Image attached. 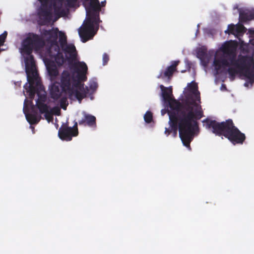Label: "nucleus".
Instances as JSON below:
<instances>
[{
  "instance_id": "obj_10",
  "label": "nucleus",
  "mask_w": 254,
  "mask_h": 254,
  "mask_svg": "<svg viewBox=\"0 0 254 254\" xmlns=\"http://www.w3.org/2000/svg\"><path fill=\"white\" fill-rule=\"evenodd\" d=\"M74 75L67 70H64L61 75L60 87L64 93H68L70 95L73 93V81Z\"/></svg>"
},
{
  "instance_id": "obj_26",
  "label": "nucleus",
  "mask_w": 254,
  "mask_h": 254,
  "mask_svg": "<svg viewBox=\"0 0 254 254\" xmlns=\"http://www.w3.org/2000/svg\"><path fill=\"white\" fill-rule=\"evenodd\" d=\"M59 43L61 48L67 45V39L65 34L62 31H59Z\"/></svg>"
},
{
  "instance_id": "obj_39",
  "label": "nucleus",
  "mask_w": 254,
  "mask_h": 254,
  "mask_svg": "<svg viewBox=\"0 0 254 254\" xmlns=\"http://www.w3.org/2000/svg\"><path fill=\"white\" fill-rule=\"evenodd\" d=\"M199 54L201 56H203L205 54V52L203 51H200L199 52Z\"/></svg>"
},
{
  "instance_id": "obj_12",
  "label": "nucleus",
  "mask_w": 254,
  "mask_h": 254,
  "mask_svg": "<svg viewBox=\"0 0 254 254\" xmlns=\"http://www.w3.org/2000/svg\"><path fill=\"white\" fill-rule=\"evenodd\" d=\"M180 63L179 61H175L172 62L171 65L168 66L164 71H161L157 76V78L165 79L169 82L174 73L177 71V66Z\"/></svg>"
},
{
  "instance_id": "obj_18",
  "label": "nucleus",
  "mask_w": 254,
  "mask_h": 254,
  "mask_svg": "<svg viewBox=\"0 0 254 254\" xmlns=\"http://www.w3.org/2000/svg\"><path fill=\"white\" fill-rule=\"evenodd\" d=\"M254 18V10H239V21L246 22Z\"/></svg>"
},
{
  "instance_id": "obj_38",
  "label": "nucleus",
  "mask_w": 254,
  "mask_h": 254,
  "mask_svg": "<svg viewBox=\"0 0 254 254\" xmlns=\"http://www.w3.org/2000/svg\"><path fill=\"white\" fill-rule=\"evenodd\" d=\"M166 112H167V110H164V109L162 110H161V114H162V115H164L166 113Z\"/></svg>"
},
{
  "instance_id": "obj_24",
  "label": "nucleus",
  "mask_w": 254,
  "mask_h": 254,
  "mask_svg": "<svg viewBox=\"0 0 254 254\" xmlns=\"http://www.w3.org/2000/svg\"><path fill=\"white\" fill-rule=\"evenodd\" d=\"M188 86L189 87L190 91L193 94L195 97L196 100L200 101V92L198 90V86L197 83L194 81H192L188 85Z\"/></svg>"
},
{
  "instance_id": "obj_15",
  "label": "nucleus",
  "mask_w": 254,
  "mask_h": 254,
  "mask_svg": "<svg viewBox=\"0 0 254 254\" xmlns=\"http://www.w3.org/2000/svg\"><path fill=\"white\" fill-rule=\"evenodd\" d=\"M80 126H88L95 128L97 127L96 117L92 115L85 114L84 117L78 121Z\"/></svg>"
},
{
  "instance_id": "obj_35",
  "label": "nucleus",
  "mask_w": 254,
  "mask_h": 254,
  "mask_svg": "<svg viewBox=\"0 0 254 254\" xmlns=\"http://www.w3.org/2000/svg\"><path fill=\"white\" fill-rule=\"evenodd\" d=\"M54 9L55 11H60L62 9V4L61 3L60 5H54Z\"/></svg>"
},
{
  "instance_id": "obj_30",
  "label": "nucleus",
  "mask_w": 254,
  "mask_h": 254,
  "mask_svg": "<svg viewBox=\"0 0 254 254\" xmlns=\"http://www.w3.org/2000/svg\"><path fill=\"white\" fill-rule=\"evenodd\" d=\"M236 26L235 25L231 24L228 25L227 30L230 33L235 35L236 34Z\"/></svg>"
},
{
  "instance_id": "obj_21",
  "label": "nucleus",
  "mask_w": 254,
  "mask_h": 254,
  "mask_svg": "<svg viewBox=\"0 0 254 254\" xmlns=\"http://www.w3.org/2000/svg\"><path fill=\"white\" fill-rule=\"evenodd\" d=\"M89 89L88 87L86 86L85 89L83 90H78L77 89H74L73 88V93L78 101V102L80 103L83 99L86 97L87 95L88 94Z\"/></svg>"
},
{
  "instance_id": "obj_13",
  "label": "nucleus",
  "mask_w": 254,
  "mask_h": 254,
  "mask_svg": "<svg viewBox=\"0 0 254 254\" xmlns=\"http://www.w3.org/2000/svg\"><path fill=\"white\" fill-rule=\"evenodd\" d=\"M61 49L64 53L66 60L69 64L76 61L77 52L73 44H67L66 46H63Z\"/></svg>"
},
{
  "instance_id": "obj_9",
  "label": "nucleus",
  "mask_w": 254,
  "mask_h": 254,
  "mask_svg": "<svg viewBox=\"0 0 254 254\" xmlns=\"http://www.w3.org/2000/svg\"><path fill=\"white\" fill-rule=\"evenodd\" d=\"M77 126L76 122H75L72 127H68V123L63 124L58 131L59 138L67 141L71 140L73 137L77 136L78 134Z\"/></svg>"
},
{
  "instance_id": "obj_14",
  "label": "nucleus",
  "mask_w": 254,
  "mask_h": 254,
  "mask_svg": "<svg viewBox=\"0 0 254 254\" xmlns=\"http://www.w3.org/2000/svg\"><path fill=\"white\" fill-rule=\"evenodd\" d=\"M59 32L58 28H53L50 30H46L44 32V35L47 37V41L51 44L52 47H56L58 50H59V46L57 41Z\"/></svg>"
},
{
  "instance_id": "obj_25",
  "label": "nucleus",
  "mask_w": 254,
  "mask_h": 254,
  "mask_svg": "<svg viewBox=\"0 0 254 254\" xmlns=\"http://www.w3.org/2000/svg\"><path fill=\"white\" fill-rule=\"evenodd\" d=\"M55 48V51L57 52L55 57V61L58 65H62L65 63L66 58H64L63 53L60 51V49L58 50L56 47Z\"/></svg>"
},
{
  "instance_id": "obj_5",
  "label": "nucleus",
  "mask_w": 254,
  "mask_h": 254,
  "mask_svg": "<svg viewBox=\"0 0 254 254\" xmlns=\"http://www.w3.org/2000/svg\"><path fill=\"white\" fill-rule=\"evenodd\" d=\"M86 18L83 26L79 30V35L82 42L92 39L99 29L101 21L99 14L100 10L86 9Z\"/></svg>"
},
{
  "instance_id": "obj_37",
  "label": "nucleus",
  "mask_w": 254,
  "mask_h": 254,
  "mask_svg": "<svg viewBox=\"0 0 254 254\" xmlns=\"http://www.w3.org/2000/svg\"><path fill=\"white\" fill-rule=\"evenodd\" d=\"M106 0L102 1L101 2V3L99 2L100 8H101V7L105 6V5H106Z\"/></svg>"
},
{
  "instance_id": "obj_32",
  "label": "nucleus",
  "mask_w": 254,
  "mask_h": 254,
  "mask_svg": "<svg viewBox=\"0 0 254 254\" xmlns=\"http://www.w3.org/2000/svg\"><path fill=\"white\" fill-rule=\"evenodd\" d=\"M44 114H45V117L46 120H47L49 122L51 119H52V112H51L50 110V109L48 110L46 112H44Z\"/></svg>"
},
{
  "instance_id": "obj_23",
  "label": "nucleus",
  "mask_w": 254,
  "mask_h": 254,
  "mask_svg": "<svg viewBox=\"0 0 254 254\" xmlns=\"http://www.w3.org/2000/svg\"><path fill=\"white\" fill-rule=\"evenodd\" d=\"M47 68L51 80H55L59 74V71L56 65L54 64H52L48 65Z\"/></svg>"
},
{
  "instance_id": "obj_3",
  "label": "nucleus",
  "mask_w": 254,
  "mask_h": 254,
  "mask_svg": "<svg viewBox=\"0 0 254 254\" xmlns=\"http://www.w3.org/2000/svg\"><path fill=\"white\" fill-rule=\"evenodd\" d=\"M202 123L207 129H211L216 135L224 136L234 145L242 144L246 139L245 134L235 126L231 119L218 122L206 118L202 121Z\"/></svg>"
},
{
  "instance_id": "obj_1",
  "label": "nucleus",
  "mask_w": 254,
  "mask_h": 254,
  "mask_svg": "<svg viewBox=\"0 0 254 254\" xmlns=\"http://www.w3.org/2000/svg\"><path fill=\"white\" fill-rule=\"evenodd\" d=\"M168 103L171 110H167L170 128H166L165 133L168 136L173 132L175 136L178 129L179 136L184 146L190 149V143L193 139L196 130L198 129L197 121L203 117L201 106L192 100L183 105L174 98Z\"/></svg>"
},
{
  "instance_id": "obj_22",
  "label": "nucleus",
  "mask_w": 254,
  "mask_h": 254,
  "mask_svg": "<svg viewBox=\"0 0 254 254\" xmlns=\"http://www.w3.org/2000/svg\"><path fill=\"white\" fill-rule=\"evenodd\" d=\"M27 102V99H25L24 103V112L25 114V116L28 122L31 125H35L39 123V120L37 118L35 114H26L25 112V108L27 106L26 102Z\"/></svg>"
},
{
  "instance_id": "obj_19",
  "label": "nucleus",
  "mask_w": 254,
  "mask_h": 254,
  "mask_svg": "<svg viewBox=\"0 0 254 254\" xmlns=\"http://www.w3.org/2000/svg\"><path fill=\"white\" fill-rule=\"evenodd\" d=\"M83 5L85 9L100 10L99 0H84Z\"/></svg>"
},
{
  "instance_id": "obj_36",
  "label": "nucleus",
  "mask_w": 254,
  "mask_h": 254,
  "mask_svg": "<svg viewBox=\"0 0 254 254\" xmlns=\"http://www.w3.org/2000/svg\"><path fill=\"white\" fill-rule=\"evenodd\" d=\"M90 87L94 90L97 87V84L95 82H94L93 84H91Z\"/></svg>"
},
{
  "instance_id": "obj_28",
  "label": "nucleus",
  "mask_w": 254,
  "mask_h": 254,
  "mask_svg": "<svg viewBox=\"0 0 254 254\" xmlns=\"http://www.w3.org/2000/svg\"><path fill=\"white\" fill-rule=\"evenodd\" d=\"M78 0H66L65 5L69 8H73L76 4Z\"/></svg>"
},
{
  "instance_id": "obj_27",
  "label": "nucleus",
  "mask_w": 254,
  "mask_h": 254,
  "mask_svg": "<svg viewBox=\"0 0 254 254\" xmlns=\"http://www.w3.org/2000/svg\"><path fill=\"white\" fill-rule=\"evenodd\" d=\"M144 119L146 123H150L153 120L152 113L150 111H147L144 116Z\"/></svg>"
},
{
  "instance_id": "obj_31",
  "label": "nucleus",
  "mask_w": 254,
  "mask_h": 254,
  "mask_svg": "<svg viewBox=\"0 0 254 254\" xmlns=\"http://www.w3.org/2000/svg\"><path fill=\"white\" fill-rule=\"evenodd\" d=\"M245 27L243 25L240 24L236 26V34L245 32Z\"/></svg>"
},
{
  "instance_id": "obj_34",
  "label": "nucleus",
  "mask_w": 254,
  "mask_h": 254,
  "mask_svg": "<svg viewBox=\"0 0 254 254\" xmlns=\"http://www.w3.org/2000/svg\"><path fill=\"white\" fill-rule=\"evenodd\" d=\"M109 60V57L107 54L104 53L103 55V65H106Z\"/></svg>"
},
{
  "instance_id": "obj_16",
  "label": "nucleus",
  "mask_w": 254,
  "mask_h": 254,
  "mask_svg": "<svg viewBox=\"0 0 254 254\" xmlns=\"http://www.w3.org/2000/svg\"><path fill=\"white\" fill-rule=\"evenodd\" d=\"M213 65L216 71L220 70L222 67H233L231 62L225 57L221 56L218 58H215L213 61Z\"/></svg>"
},
{
  "instance_id": "obj_7",
  "label": "nucleus",
  "mask_w": 254,
  "mask_h": 254,
  "mask_svg": "<svg viewBox=\"0 0 254 254\" xmlns=\"http://www.w3.org/2000/svg\"><path fill=\"white\" fill-rule=\"evenodd\" d=\"M254 63V61L252 59V61L247 62L245 66L243 68H228L227 72L230 78L234 79L237 75L245 76L246 80L244 86L246 87H252L254 83V69L251 66Z\"/></svg>"
},
{
  "instance_id": "obj_20",
  "label": "nucleus",
  "mask_w": 254,
  "mask_h": 254,
  "mask_svg": "<svg viewBox=\"0 0 254 254\" xmlns=\"http://www.w3.org/2000/svg\"><path fill=\"white\" fill-rule=\"evenodd\" d=\"M160 88L162 91V96L163 99L165 102H167L168 101H170L172 98L171 95L172 94V87L168 88L165 87L163 85H160Z\"/></svg>"
},
{
  "instance_id": "obj_11",
  "label": "nucleus",
  "mask_w": 254,
  "mask_h": 254,
  "mask_svg": "<svg viewBox=\"0 0 254 254\" xmlns=\"http://www.w3.org/2000/svg\"><path fill=\"white\" fill-rule=\"evenodd\" d=\"M41 3V6L38 11L40 18L39 24L45 25L50 22L52 18L51 7L48 6L49 0H38Z\"/></svg>"
},
{
  "instance_id": "obj_4",
  "label": "nucleus",
  "mask_w": 254,
  "mask_h": 254,
  "mask_svg": "<svg viewBox=\"0 0 254 254\" xmlns=\"http://www.w3.org/2000/svg\"><path fill=\"white\" fill-rule=\"evenodd\" d=\"M24 86V87L28 94L31 99H34L35 94H37L38 98L36 102V106L41 114H44L50 109V107L45 103L47 101L46 93L44 86L41 84L38 74L36 77L32 78L31 81H28Z\"/></svg>"
},
{
  "instance_id": "obj_6",
  "label": "nucleus",
  "mask_w": 254,
  "mask_h": 254,
  "mask_svg": "<svg viewBox=\"0 0 254 254\" xmlns=\"http://www.w3.org/2000/svg\"><path fill=\"white\" fill-rule=\"evenodd\" d=\"M221 50L224 54L229 56L228 60L233 64V67L230 68H243L245 66L247 62L253 59L250 57L241 54L237 58V45L232 41L226 42L222 46Z\"/></svg>"
},
{
  "instance_id": "obj_29",
  "label": "nucleus",
  "mask_w": 254,
  "mask_h": 254,
  "mask_svg": "<svg viewBox=\"0 0 254 254\" xmlns=\"http://www.w3.org/2000/svg\"><path fill=\"white\" fill-rule=\"evenodd\" d=\"M60 104L61 107L64 110H66L67 106L68 103H66V99L65 98H62L60 101Z\"/></svg>"
},
{
  "instance_id": "obj_17",
  "label": "nucleus",
  "mask_w": 254,
  "mask_h": 254,
  "mask_svg": "<svg viewBox=\"0 0 254 254\" xmlns=\"http://www.w3.org/2000/svg\"><path fill=\"white\" fill-rule=\"evenodd\" d=\"M60 84L59 82H54L50 88V93L51 97L54 100L59 99L62 96V93L64 92L62 91V89L60 88Z\"/></svg>"
},
{
  "instance_id": "obj_2",
  "label": "nucleus",
  "mask_w": 254,
  "mask_h": 254,
  "mask_svg": "<svg viewBox=\"0 0 254 254\" xmlns=\"http://www.w3.org/2000/svg\"><path fill=\"white\" fill-rule=\"evenodd\" d=\"M45 45L43 38L39 35L29 33L22 43V52L27 56L25 59V69L28 81L36 77L38 71L34 57L31 55L33 51H39Z\"/></svg>"
},
{
  "instance_id": "obj_8",
  "label": "nucleus",
  "mask_w": 254,
  "mask_h": 254,
  "mask_svg": "<svg viewBox=\"0 0 254 254\" xmlns=\"http://www.w3.org/2000/svg\"><path fill=\"white\" fill-rule=\"evenodd\" d=\"M71 68L77 73V79L74 77L73 81V88L78 90L85 89V87H84V84L82 83L81 82L85 81L87 79L86 74L88 67L86 64L83 62L74 63Z\"/></svg>"
},
{
  "instance_id": "obj_33",
  "label": "nucleus",
  "mask_w": 254,
  "mask_h": 254,
  "mask_svg": "<svg viewBox=\"0 0 254 254\" xmlns=\"http://www.w3.org/2000/svg\"><path fill=\"white\" fill-rule=\"evenodd\" d=\"M51 112H52V114H55L56 115H59L61 112V109L58 107H54L51 109H50Z\"/></svg>"
}]
</instances>
